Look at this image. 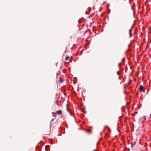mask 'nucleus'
Listing matches in <instances>:
<instances>
[{
	"label": "nucleus",
	"mask_w": 151,
	"mask_h": 151,
	"mask_svg": "<svg viewBox=\"0 0 151 151\" xmlns=\"http://www.w3.org/2000/svg\"><path fill=\"white\" fill-rule=\"evenodd\" d=\"M137 142H134L133 143H132L131 144V146L132 147H135L134 149H137L139 147H138V148L136 145Z\"/></svg>",
	"instance_id": "nucleus-1"
},
{
	"label": "nucleus",
	"mask_w": 151,
	"mask_h": 151,
	"mask_svg": "<svg viewBox=\"0 0 151 151\" xmlns=\"http://www.w3.org/2000/svg\"><path fill=\"white\" fill-rule=\"evenodd\" d=\"M62 113V111L61 110H59L58 111H56L55 112L53 113L55 114L60 115Z\"/></svg>",
	"instance_id": "nucleus-2"
},
{
	"label": "nucleus",
	"mask_w": 151,
	"mask_h": 151,
	"mask_svg": "<svg viewBox=\"0 0 151 151\" xmlns=\"http://www.w3.org/2000/svg\"><path fill=\"white\" fill-rule=\"evenodd\" d=\"M139 89L141 91H144V89L143 88V87L142 86H140Z\"/></svg>",
	"instance_id": "nucleus-3"
},
{
	"label": "nucleus",
	"mask_w": 151,
	"mask_h": 151,
	"mask_svg": "<svg viewBox=\"0 0 151 151\" xmlns=\"http://www.w3.org/2000/svg\"><path fill=\"white\" fill-rule=\"evenodd\" d=\"M69 57H67L65 58V60H68L69 58Z\"/></svg>",
	"instance_id": "nucleus-4"
},
{
	"label": "nucleus",
	"mask_w": 151,
	"mask_h": 151,
	"mask_svg": "<svg viewBox=\"0 0 151 151\" xmlns=\"http://www.w3.org/2000/svg\"><path fill=\"white\" fill-rule=\"evenodd\" d=\"M58 100H56V103H56V104H57V105H58Z\"/></svg>",
	"instance_id": "nucleus-5"
},
{
	"label": "nucleus",
	"mask_w": 151,
	"mask_h": 151,
	"mask_svg": "<svg viewBox=\"0 0 151 151\" xmlns=\"http://www.w3.org/2000/svg\"><path fill=\"white\" fill-rule=\"evenodd\" d=\"M46 148H47V149H49V146H47H47H46Z\"/></svg>",
	"instance_id": "nucleus-6"
},
{
	"label": "nucleus",
	"mask_w": 151,
	"mask_h": 151,
	"mask_svg": "<svg viewBox=\"0 0 151 151\" xmlns=\"http://www.w3.org/2000/svg\"><path fill=\"white\" fill-rule=\"evenodd\" d=\"M63 81V80L62 79L60 80V82H62Z\"/></svg>",
	"instance_id": "nucleus-7"
},
{
	"label": "nucleus",
	"mask_w": 151,
	"mask_h": 151,
	"mask_svg": "<svg viewBox=\"0 0 151 151\" xmlns=\"http://www.w3.org/2000/svg\"><path fill=\"white\" fill-rule=\"evenodd\" d=\"M131 31H131V29H130V30H129V33H130V34L131 32Z\"/></svg>",
	"instance_id": "nucleus-8"
},
{
	"label": "nucleus",
	"mask_w": 151,
	"mask_h": 151,
	"mask_svg": "<svg viewBox=\"0 0 151 151\" xmlns=\"http://www.w3.org/2000/svg\"><path fill=\"white\" fill-rule=\"evenodd\" d=\"M89 9H90V10L91 9V8L90 7L88 8Z\"/></svg>",
	"instance_id": "nucleus-9"
},
{
	"label": "nucleus",
	"mask_w": 151,
	"mask_h": 151,
	"mask_svg": "<svg viewBox=\"0 0 151 151\" xmlns=\"http://www.w3.org/2000/svg\"><path fill=\"white\" fill-rule=\"evenodd\" d=\"M150 30L151 31V27L150 28Z\"/></svg>",
	"instance_id": "nucleus-10"
}]
</instances>
